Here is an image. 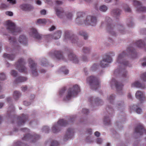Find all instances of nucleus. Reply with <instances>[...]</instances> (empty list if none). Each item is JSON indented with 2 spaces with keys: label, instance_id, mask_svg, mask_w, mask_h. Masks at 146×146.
I'll return each instance as SVG.
<instances>
[{
  "label": "nucleus",
  "instance_id": "nucleus-1",
  "mask_svg": "<svg viewBox=\"0 0 146 146\" xmlns=\"http://www.w3.org/2000/svg\"><path fill=\"white\" fill-rule=\"evenodd\" d=\"M85 16L84 13L81 12L78 13L76 20V23L78 24H80L84 23L85 24L90 25L92 26H95L96 24L97 19L96 17L89 16L84 19L83 18Z\"/></svg>",
  "mask_w": 146,
  "mask_h": 146
},
{
  "label": "nucleus",
  "instance_id": "nucleus-2",
  "mask_svg": "<svg viewBox=\"0 0 146 146\" xmlns=\"http://www.w3.org/2000/svg\"><path fill=\"white\" fill-rule=\"evenodd\" d=\"M6 24L7 29L14 35L19 33L22 31V29L21 27L16 26L14 23L11 21H7Z\"/></svg>",
  "mask_w": 146,
  "mask_h": 146
},
{
  "label": "nucleus",
  "instance_id": "nucleus-3",
  "mask_svg": "<svg viewBox=\"0 0 146 146\" xmlns=\"http://www.w3.org/2000/svg\"><path fill=\"white\" fill-rule=\"evenodd\" d=\"M80 92V88L78 85H75L72 88L69 89L68 94L64 100L66 101L69 100L71 98L76 96Z\"/></svg>",
  "mask_w": 146,
  "mask_h": 146
},
{
  "label": "nucleus",
  "instance_id": "nucleus-4",
  "mask_svg": "<svg viewBox=\"0 0 146 146\" xmlns=\"http://www.w3.org/2000/svg\"><path fill=\"white\" fill-rule=\"evenodd\" d=\"M25 64L24 60L22 58H20L15 64L17 69L21 72H24L27 74L28 69L24 65Z\"/></svg>",
  "mask_w": 146,
  "mask_h": 146
},
{
  "label": "nucleus",
  "instance_id": "nucleus-5",
  "mask_svg": "<svg viewBox=\"0 0 146 146\" xmlns=\"http://www.w3.org/2000/svg\"><path fill=\"white\" fill-rule=\"evenodd\" d=\"M87 80L89 83L92 89L96 90L99 87L100 82L96 78L91 76L88 78Z\"/></svg>",
  "mask_w": 146,
  "mask_h": 146
},
{
  "label": "nucleus",
  "instance_id": "nucleus-6",
  "mask_svg": "<svg viewBox=\"0 0 146 146\" xmlns=\"http://www.w3.org/2000/svg\"><path fill=\"white\" fill-rule=\"evenodd\" d=\"M67 124L66 121L63 119H60L57 122L56 125H54L52 127V131L53 133H56L60 131V127L62 126H65Z\"/></svg>",
  "mask_w": 146,
  "mask_h": 146
},
{
  "label": "nucleus",
  "instance_id": "nucleus-7",
  "mask_svg": "<svg viewBox=\"0 0 146 146\" xmlns=\"http://www.w3.org/2000/svg\"><path fill=\"white\" fill-rule=\"evenodd\" d=\"M29 66L33 75L34 76H36L38 73L36 69V64L31 58L28 60Z\"/></svg>",
  "mask_w": 146,
  "mask_h": 146
},
{
  "label": "nucleus",
  "instance_id": "nucleus-8",
  "mask_svg": "<svg viewBox=\"0 0 146 146\" xmlns=\"http://www.w3.org/2000/svg\"><path fill=\"white\" fill-rule=\"evenodd\" d=\"M126 55L124 52H123L119 54L117 59L116 63L123 64L125 66L128 65L129 62L128 61L125 60L124 59V57Z\"/></svg>",
  "mask_w": 146,
  "mask_h": 146
},
{
  "label": "nucleus",
  "instance_id": "nucleus-9",
  "mask_svg": "<svg viewBox=\"0 0 146 146\" xmlns=\"http://www.w3.org/2000/svg\"><path fill=\"white\" fill-rule=\"evenodd\" d=\"M111 58L110 56H108L100 62V65L102 68L106 67L108 66V64L111 63Z\"/></svg>",
  "mask_w": 146,
  "mask_h": 146
},
{
  "label": "nucleus",
  "instance_id": "nucleus-10",
  "mask_svg": "<svg viewBox=\"0 0 146 146\" xmlns=\"http://www.w3.org/2000/svg\"><path fill=\"white\" fill-rule=\"evenodd\" d=\"M74 134L73 130L72 129L68 128L67 130L66 133L64 136V141H66L69 139H71L73 136Z\"/></svg>",
  "mask_w": 146,
  "mask_h": 146
},
{
  "label": "nucleus",
  "instance_id": "nucleus-11",
  "mask_svg": "<svg viewBox=\"0 0 146 146\" xmlns=\"http://www.w3.org/2000/svg\"><path fill=\"white\" fill-rule=\"evenodd\" d=\"M133 4L136 7L138 11L143 12L146 11V7L143 6L140 2L137 1H134Z\"/></svg>",
  "mask_w": 146,
  "mask_h": 146
},
{
  "label": "nucleus",
  "instance_id": "nucleus-12",
  "mask_svg": "<svg viewBox=\"0 0 146 146\" xmlns=\"http://www.w3.org/2000/svg\"><path fill=\"white\" fill-rule=\"evenodd\" d=\"M29 33L31 36L37 39L40 40L42 38L41 35L38 33L36 30L35 28H31Z\"/></svg>",
  "mask_w": 146,
  "mask_h": 146
},
{
  "label": "nucleus",
  "instance_id": "nucleus-13",
  "mask_svg": "<svg viewBox=\"0 0 146 146\" xmlns=\"http://www.w3.org/2000/svg\"><path fill=\"white\" fill-rule=\"evenodd\" d=\"M135 97L141 102L145 100V97L144 94L140 91H137L135 93Z\"/></svg>",
  "mask_w": 146,
  "mask_h": 146
},
{
  "label": "nucleus",
  "instance_id": "nucleus-14",
  "mask_svg": "<svg viewBox=\"0 0 146 146\" xmlns=\"http://www.w3.org/2000/svg\"><path fill=\"white\" fill-rule=\"evenodd\" d=\"M111 83L112 84H114L115 85L117 91H119L122 90L123 86V85L122 83L117 82L114 79H113L112 80Z\"/></svg>",
  "mask_w": 146,
  "mask_h": 146
},
{
  "label": "nucleus",
  "instance_id": "nucleus-15",
  "mask_svg": "<svg viewBox=\"0 0 146 146\" xmlns=\"http://www.w3.org/2000/svg\"><path fill=\"white\" fill-rule=\"evenodd\" d=\"M68 57L69 59L73 61L75 63H78V60L76 56L72 52H69L68 54Z\"/></svg>",
  "mask_w": 146,
  "mask_h": 146
},
{
  "label": "nucleus",
  "instance_id": "nucleus-16",
  "mask_svg": "<svg viewBox=\"0 0 146 146\" xmlns=\"http://www.w3.org/2000/svg\"><path fill=\"white\" fill-rule=\"evenodd\" d=\"M144 131L145 132L146 134V131L145 130L143 126L141 125H139L135 129V132L138 133H139L140 135H141Z\"/></svg>",
  "mask_w": 146,
  "mask_h": 146
},
{
  "label": "nucleus",
  "instance_id": "nucleus-17",
  "mask_svg": "<svg viewBox=\"0 0 146 146\" xmlns=\"http://www.w3.org/2000/svg\"><path fill=\"white\" fill-rule=\"evenodd\" d=\"M54 55L56 58L58 60L62 59L64 58L63 53L61 51H55Z\"/></svg>",
  "mask_w": 146,
  "mask_h": 146
},
{
  "label": "nucleus",
  "instance_id": "nucleus-18",
  "mask_svg": "<svg viewBox=\"0 0 146 146\" xmlns=\"http://www.w3.org/2000/svg\"><path fill=\"white\" fill-rule=\"evenodd\" d=\"M18 41L20 43L24 45H26L27 44V39L26 36L24 35L20 36L18 39Z\"/></svg>",
  "mask_w": 146,
  "mask_h": 146
},
{
  "label": "nucleus",
  "instance_id": "nucleus-19",
  "mask_svg": "<svg viewBox=\"0 0 146 146\" xmlns=\"http://www.w3.org/2000/svg\"><path fill=\"white\" fill-rule=\"evenodd\" d=\"M55 11L56 15L59 18H62L64 14V11L62 9L60 8H56Z\"/></svg>",
  "mask_w": 146,
  "mask_h": 146
},
{
  "label": "nucleus",
  "instance_id": "nucleus-20",
  "mask_svg": "<svg viewBox=\"0 0 146 146\" xmlns=\"http://www.w3.org/2000/svg\"><path fill=\"white\" fill-rule=\"evenodd\" d=\"M132 87H135L136 88H141L144 89L145 88V85L141 84L139 81H135L131 84Z\"/></svg>",
  "mask_w": 146,
  "mask_h": 146
},
{
  "label": "nucleus",
  "instance_id": "nucleus-21",
  "mask_svg": "<svg viewBox=\"0 0 146 146\" xmlns=\"http://www.w3.org/2000/svg\"><path fill=\"white\" fill-rule=\"evenodd\" d=\"M3 57L6 59L13 60L15 58V55L13 54L5 53L3 55Z\"/></svg>",
  "mask_w": 146,
  "mask_h": 146
},
{
  "label": "nucleus",
  "instance_id": "nucleus-22",
  "mask_svg": "<svg viewBox=\"0 0 146 146\" xmlns=\"http://www.w3.org/2000/svg\"><path fill=\"white\" fill-rule=\"evenodd\" d=\"M26 77L20 76L16 78L15 81V84H18L19 83L22 82L26 81L27 80Z\"/></svg>",
  "mask_w": 146,
  "mask_h": 146
},
{
  "label": "nucleus",
  "instance_id": "nucleus-23",
  "mask_svg": "<svg viewBox=\"0 0 146 146\" xmlns=\"http://www.w3.org/2000/svg\"><path fill=\"white\" fill-rule=\"evenodd\" d=\"M19 119L20 120V121L18 124L19 125H21L22 123H24L25 121L28 118V116L27 115H25L24 114H22V117H20Z\"/></svg>",
  "mask_w": 146,
  "mask_h": 146
},
{
  "label": "nucleus",
  "instance_id": "nucleus-24",
  "mask_svg": "<svg viewBox=\"0 0 146 146\" xmlns=\"http://www.w3.org/2000/svg\"><path fill=\"white\" fill-rule=\"evenodd\" d=\"M40 137L39 135H37L36 134H35L33 136H32L30 134H28L25 135L23 138V140H27L29 139L35 138L36 139H38Z\"/></svg>",
  "mask_w": 146,
  "mask_h": 146
},
{
  "label": "nucleus",
  "instance_id": "nucleus-25",
  "mask_svg": "<svg viewBox=\"0 0 146 146\" xmlns=\"http://www.w3.org/2000/svg\"><path fill=\"white\" fill-rule=\"evenodd\" d=\"M61 31H58L52 35V38L54 39H57L59 38L61 35Z\"/></svg>",
  "mask_w": 146,
  "mask_h": 146
},
{
  "label": "nucleus",
  "instance_id": "nucleus-26",
  "mask_svg": "<svg viewBox=\"0 0 146 146\" xmlns=\"http://www.w3.org/2000/svg\"><path fill=\"white\" fill-rule=\"evenodd\" d=\"M30 7L31 6L28 4H23L20 6V8L21 9L25 11L30 10Z\"/></svg>",
  "mask_w": 146,
  "mask_h": 146
},
{
  "label": "nucleus",
  "instance_id": "nucleus-27",
  "mask_svg": "<svg viewBox=\"0 0 146 146\" xmlns=\"http://www.w3.org/2000/svg\"><path fill=\"white\" fill-rule=\"evenodd\" d=\"M90 102L92 103H97L98 102L99 103L102 102L101 100L99 99L98 98H94L91 97L90 98L89 100Z\"/></svg>",
  "mask_w": 146,
  "mask_h": 146
},
{
  "label": "nucleus",
  "instance_id": "nucleus-28",
  "mask_svg": "<svg viewBox=\"0 0 146 146\" xmlns=\"http://www.w3.org/2000/svg\"><path fill=\"white\" fill-rule=\"evenodd\" d=\"M21 94L18 91H15L13 93V96L14 99L17 100L21 96Z\"/></svg>",
  "mask_w": 146,
  "mask_h": 146
},
{
  "label": "nucleus",
  "instance_id": "nucleus-29",
  "mask_svg": "<svg viewBox=\"0 0 146 146\" xmlns=\"http://www.w3.org/2000/svg\"><path fill=\"white\" fill-rule=\"evenodd\" d=\"M82 50L83 53L85 54H90V49L86 47H84Z\"/></svg>",
  "mask_w": 146,
  "mask_h": 146
},
{
  "label": "nucleus",
  "instance_id": "nucleus-30",
  "mask_svg": "<svg viewBox=\"0 0 146 146\" xmlns=\"http://www.w3.org/2000/svg\"><path fill=\"white\" fill-rule=\"evenodd\" d=\"M46 22V20L45 19H39L37 20L36 24H45Z\"/></svg>",
  "mask_w": 146,
  "mask_h": 146
},
{
  "label": "nucleus",
  "instance_id": "nucleus-31",
  "mask_svg": "<svg viewBox=\"0 0 146 146\" xmlns=\"http://www.w3.org/2000/svg\"><path fill=\"white\" fill-rule=\"evenodd\" d=\"M108 9V7L104 5H103L100 6L99 8V10L100 11L103 12H105Z\"/></svg>",
  "mask_w": 146,
  "mask_h": 146
},
{
  "label": "nucleus",
  "instance_id": "nucleus-32",
  "mask_svg": "<svg viewBox=\"0 0 146 146\" xmlns=\"http://www.w3.org/2000/svg\"><path fill=\"white\" fill-rule=\"evenodd\" d=\"M135 45L139 47H142L144 46V44L140 40L137 41L135 43Z\"/></svg>",
  "mask_w": 146,
  "mask_h": 146
},
{
  "label": "nucleus",
  "instance_id": "nucleus-33",
  "mask_svg": "<svg viewBox=\"0 0 146 146\" xmlns=\"http://www.w3.org/2000/svg\"><path fill=\"white\" fill-rule=\"evenodd\" d=\"M112 14L114 15H119L120 13V11L118 9H113L111 12Z\"/></svg>",
  "mask_w": 146,
  "mask_h": 146
},
{
  "label": "nucleus",
  "instance_id": "nucleus-34",
  "mask_svg": "<svg viewBox=\"0 0 146 146\" xmlns=\"http://www.w3.org/2000/svg\"><path fill=\"white\" fill-rule=\"evenodd\" d=\"M80 34L84 37V38L85 40H87L88 38V36L85 32L83 31H80L79 33Z\"/></svg>",
  "mask_w": 146,
  "mask_h": 146
},
{
  "label": "nucleus",
  "instance_id": "nucleus-35",
  "mask_svg": "<svg viewBox=\"0 0 146 146\" xmlns=\"http://www.w3.org/2000/svg\"><path fill=\"white\" fill-rule=\"evenodd\" d=\"M104 123L106 125H108L110 123V121L109 118L107 117H105L104 121Z\"/></svg>",
  "mask_w": 146,
  "mask_h": 146
},
{
  "label": "nucleus",
  "instance_id": "nucleus-36",
  "mask_svg": "<svg viewBox=\"0 0 146 146\" xmlns=\"http://www.w3.org/2000/svg\"><path fill=\"white\" fill-rule=\"evenodd\" d=\"M65 15L67 19H71L73 17V15L71 12H67L65 14Z\"/></svg>",
  "mask_w": 146,
  "mask_h": 146
},
{
  "label": "nucleus",
  "instance_id": "nucleus-37",
  "mask_svg": "<svg viewBox=\"0 0 146 146\" xmlns=\"http://www.w3.org/2000/svg\"><path fill=\"white\" fill-rule=\"evenodd\" d=\"M9 40L10 43L13 44L16 41V39L14 36H10L9 37Z\"/></svg>",
  "mask_w": 146,
  "mask_h": 146
},
{
  "label": "nucleus",
  "instance_id": "nucleus-38",
  "mask_svg": "<svg viewBox=\"0 0 146 146\" xmlns=\"http://www.w3.org/2000/svg\"><path fill=\"white\" fill-rule=\"evenodd\" d=\"M124 10L126 12H131V8L128 5H125L124 6Z\"/></svg>",
  "mask_w": 146,
  "mask_h": 146
},
{
  "label": "nucleus",
  "instance_id": "nucleus-39",
  "mask_svg": "<svg viewBox=\"0 0 146 146\" xmlns=\"http://www.w3.org/2000/svg\"><path fill=\"white\" fill-rule=\"evenodd\" d=\"M60 71L63 72L64 74H68L69 72L68 70L65 68L64 67L61 68L60 69Z\"/></svg>",
  "mask_w": 146,
  "mask_h": 146
},
{
  "label": "nucleus",
  "instance_id": "nucleus-40",
  "mask_svg": "<svg viewBox=\"0 0 146 146\" xmlns=\"http://www.w3.org/2000/svg\"><path fill=\"white\" fill-rule=\"evenodd\" d=\"M41 64L43 66H46V60L45 58H43L40 60Z\"/></svg>",
  "mask_w": 146,
  "mask_h": 146
},
{
  "label": "nucleus",
  "instance_id": "nucleus-41",
  "mask_svg": "<svg viewBox=\"0 0 146 146\" xmlns=\"http://www.w3.org/2000/svg\"><path fill=\"white\" fill-rule=\"evenodd\" d=\"M113 25L111 24H108L107 27V30L109 31L110 32H111V30L113 28Z\"/></svg>",
  "mask_w": 146,
  "mask_h": 146
},
{
  "label": "nucleus",
  "instance_id": "nucleus-42",
  "mask_svg": "<svg viewBox=\"0 0 146 146\" xmlns=\"http://www.w3.org/2000/svg\"><path fill=\"white\" fill-rule=\"evenodd\" d=\"M17 74L18 73L17 72L14 70H11V75L14 77L16 76L17 75Z\"/></svg>",
  "mask_w": 146,
  "mask_h": 146
},
{
  "label": "nucleus",
  "instance_id": "nucleus-43",
  "mask_svg": "<svg viewBox=\"0 0 146 146\" xmlns=\"http://www.w3.org/2000/svg\"><path fill=\"white\" fill-rule=\"evenodd\" d=\"M58 142L56 141H53L52 142L50 146H58Z\"/></svg>",
  "mask_w": 146,
  "mask_h": 146
},
{
  "label": "nucleus",
  "instance_id": "nucleus-44",
  "mask_svg": "<svg viewBox=\"0 0 146 146\" xmlns=\"http://www.w3.org/2000/svg\"><path fill=\"white\" fill-rule=\"evenodd\" d=\"M42 130L43 131L46 133L48 132L49 129L48 127L47 126H45L43 127Z\"/></svg>",
  "mask_w": 146,
  "mask_h": 146
},
{
  "label": "nucleus",
  "instance_id": "nucleus-45",
  "mask_svg": "<svg viewBox=\"0 0 146 146\" xmlns=\"http://www.w3.org/2000/svg\"><path fill=\"white\" fill-rule=\"evenodd\" d=\"M5 76L4 74L1 73L0 74V80H4L5 79Z\"/></svg>",
  "mask_w": 146,
  "mask_h": 146
},
{
  "label": "nucleus",
  "instance_id": "nucleus-46",
  "mask_svg": "<svg viewBox=\"0 0 146 146\" xmlns=\"http://www.w3.org/2000/svg\"><path fill=\"white\" fill-rule=\"evenodd\" d=\"M136 112L137 113H140L142 112L141 109L139 107H137L136 110Z\"/></svg>",
  "mask_w": 146,
  "mask_h": 146
},
{
  "label": "nucleus",
  "instance_id": "nucleus-47",
  "mask_svg": "<svg viewBox=\"0 0 146 146\" xmlns=\"http://www.w3.org/2000/svg\"><path fill=\"white\" fill-rule=\"evenodd\" d=\"M5 14L6 15L12 16L13 15V13L12 12L10 11H7L5 12Z\"/></svg>",
  "mask_w": 146,
  "mask_h": 146
},
{
  "label": "nucleus",
  "instance_id": "nucleus-48",
  "mask_svg": "<svg viewBox=\"0 0 146 146\" xmlns=\"http://www.w3.org/2000/svg\"><path fill=\"white\" fill-rule=\"evenodd\" d=\"M141 77L144 81H146V72L142 74Z\"/></svg>",
  "mask_w": 146,
  "mask_h": 146
},
{
  "label": "nucleus",
  "instance_id": "nucleus-49",
  "mask_svg": "<svg viewBox=\"0 0 146 146\" xmlns=\"http://www.w3.org/2000/svg\"><path fill=\"white\" fill-rule=\"evenodd\" d=\"M98 66L96 64H94L91 67L92 70L93 71L97 69Z\"/></svg>",
  "mask_w": 146,
  "mask_h": 146
},
{
  "label": "nucleus",
  "instance_id": "nucleus-50",
  "mask_svg": "<svg viewBox=\"0 0 146 146\" xmlns=\"http://www.w3.org/2000/svg\"><path fill=\"white\" fill-rule=\"evenodd\" d=\"M7 7V6L5 4H2L1 5L0 8L1 9H5Z\"/></svg>",
  "mask_w": 146,
  "mask_h": 146
},
{
  "label": "nucleus",
  "instance_id": "nucleus-51",
  "mask_svg": "<svg viewBox=\"0 0 146 146\" xmlns=\"http://www.w3.org/2000/svg\"><path fill=\"white\" fill-rule=\"evenodd\" d=\"M108 98L109 100L111 101V100H113L114 99V96L113 95H110V96H109V97H108Z\"/></svg>",
  "mask_w": 146,
  "mask_h": 146
},
{
  "label": "nucleus",
  "instance_id": "nucleus-52",
  "mask_svg": "<svg viewBox=\"0 0 146 146\" xmlns=\"http://www.w3.org/2000/svg\"><path fill=\"white\" fill-rule=\"evenodd\" d=\"M123 72V73L122 74V76L123 77H126L127 76V73L126 72V71H124V72H123V70H121Z\"/></svg>",
  "mask_w": 146,
  "mask_h": 146
},
{
  "label": "nucleus",
  "instance_id": "nucleus-53",
  "mask_svg": "<svg viewBox=\"0 0 146 146\" xmlns=\"http://www.w3.org/2000/svg\"><path fill=\"white\" fill-rule=\"evenodd\" d=\"M143 62L142 64V65L143 66H146V57L143 58Z\"/></svg>",
  "mask_w": 146,
  "mask_h": 146
},
{
  "label": "nucleus",
  "instance_id": "nucleus-54",
  "mask_svg": "<svg viewBox=\"0 0 146 146\" xmlns=\"http://www.w3.org/2000/svg\"><path fill=\"white\" fill-rule=\"evenodd\" d=\"M102 142V139L99 138H98L97 139V142L98 144H100Z\"/></svg>",
  "mask_w": 146,
  "mask_h": 146
},
{
  "label": "nucleus",
  "instance_id": "nucleus-55",
  "mask_svg": "<svg viewBox=\"0 0 146 146\" xmlns=\"http://www.w3.org/2000/svg\"><path fill=\"white\" fill-rule=\"evenodd\" d=\"M9 2V3L12 4H15L16 3V0H7Z\"/></svg>",
  "mask_w": 146,
  "mask_h": 146
},
{
  "label": "nucleus",
  "instance_id": "nucleus-56",
  "mask_svg": "<svg viewBox=\"0 0 146 146\" xmlns=\"http://www.w3.org/2000/svg\"><path fill=\"white\" fill-rule=\"evenodd\" d=\"M82 111L85 114L88 113L89 112L88 110L86 109H83Z\"/></svg>",
  "mask_w": 146,
  "mask_h": 146
},
{
  "label": "nucleus",
  "instance_id": "nucleus-57",
  "mask_svg": "<svg viewBox=\"0 0 146 146\" xmlns=\"http://www.w3.org/2000/svg\"><path fill=\"white\" fill-rule=\"evenodd\" d=\"M31 103L27 102V101H24V104L26 106H28L30 105Z\"/></svg>",
  "mask_w": 146,
  "mask_h": 146
},
{
  "label": "nucleus",
  "instance_id": "nucleus-58",
  "mask_svg": "<svg viewBox=\"0 0 146 146\" xmlns=\"http://www.w3.org/2000/svg\"><path fill=\"white\" fill-rule=\"evenodd\" d=\"M40 13L41 14L45 15L46 14V11L45 10H42L40 11Z\"/></svg>",
  "mask_w": 146,
  "mask_h": 146
},
{
  "label": "nucleus",
  "instance_id": "nucleus-59",
  "mask_svg": "<svg viewBox=\"0 0 146 146\" xmlns=\"http://www.w3.org/2000/svg\"><path fill=\"white\" fill-rule=\"evenodd\" d=\"M133 48H129L127 49V50L130 51L131 53L133 52Z\"/></svg>",
  "mask_w": 146,
  "mask_h": 146
},
{
  "label": "nucleus",
  "instance_id": "nucleus-60",
  "mask_svg": "<svg viewBox=\"0 0 146 146\" xmlns=\"http://www.w3.org/2000/svg\"><path fill=\"white\" fill-rule=\"evenodd\" d=\"M21 88L22 90L24 92L26 91L27 89V87L26 86H23L21 87Z\"/></svg>",
  "mask_w": 146,
  "mask_h": 146
},
{
  "label": "nucleus",
  "instance_id": "nucleus-61",
  "mask_svg": "<svg viewBox=\"0 0 146 146\" xmlns=\"http://www.w3.org/2000/svg\"><path fill=\"white\" fill-rule=\"evenodd\" d=\"M82 59L83 61H86L88 60V58L87 57L83 56L82 57Z\"/></svg>",
  "mask_w": 146,
  "mask_h": 146
},
{
  "label": "nucleus",
  "instance_id": "nucleus-62",
  "mask_svg": "<svg viewBox=\"0 0 146 146\" xmlns=\"http://www.w3.org/2000/svg\"><path fill=\"white\" fill-rule=\"evenodd\" d=\"M141 33L143 34L146 35V29L142 30L141 31Z\"/></svg>",
  "mask_w": 146,
  "mask_h": 146
},
{
  "label": "nucleus",
  "instance_id": "nucleus-63",
  "mask_svg": "<svg viewBox=\"0 0 146 146\" xmlns=\"http://www.w3.org/2000/svg\"><path fill=\"white\" fill-rule=\"evenodd\" d=\"M94 134L97 137H99L100 134V133L98 131L96 132Z\"/></svg>",
  "mask_w": 146,
  "mask_h": 146
},
{
  "label": "nucleus",
  "instance_id": "nucleus-64",
  "mask_svg": "<svg viewBox=\"0 0 146 146\" xmlns=\"http://www.w3.org/2000/svg\"><path fill=\"white\" fill-rule=\"evenodd\" d=\"M128 26L129 27H131L134 25V24L133 23V22H130L128 24Z\"/></svg>",
  "mask_w": 146,
  "mask_h": 146
}]
</instances>
